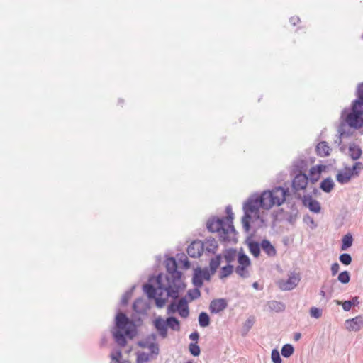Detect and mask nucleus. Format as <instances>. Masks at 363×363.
Segmentation results:
<instances>
[{"instance_id": "nucleus-23", "label": "nucleus", "mask_w": 363, "mask_h": 363, "mask_svg": "<svg viewBox=\"0 0 363 363\" xmlns=\"http://www.w3.org/2000/svg\"><path fill=\"white\" fill-rule=\"evenodd\" d=\"M267 306L269 311H274L277 313L282 312L285 310V304L281 301H269L267 303Z\"/></svg>"}, {"instance_id": "nucleus-61", "label": "nucleus", "mask_w": 363, "mask_h": 363, "mask_svg": "<svg viewBox=\"0 0 363 363\" xmlns=\"http://www.w3.org/2000/svg\"><path fill=\"white\" fill-rule=\"evenodd\" d=\"M340 269V265L337 262H335L331 265V273L333 276H335Z\"/></svg>"}, {"instance_id": "nucleus-3", "label": "nucleus", "mask_w": 363, "mask_h": 363, "mask_svg": "<svg viewBox=\"0 0 363 363\" xmlns=\"http://www.w3.org/2000/svg\"><path fill=\"white\" fill-rule=\"evenodd\" d=\"M259 196H250L243 204L244 215L242 218V224L244 230L248 233L250 229L251 213H257L261 208Z\"/></svg>"}, {"instance_id": "nucleus-10", "label": "nucleus", "mask_w": 363, "mask_h": 363, "mask_svg": "<svg viewBox=\"0 0 363 363\" xmlns=\"http://www.w3.org/2000/svg\"><path fill=\"white\" fill-rule=\"evenodd\" d=\"M294 177L292 180V188L295 191L306 189L309 179L308 176L304 174H294Z\"/></svg>"}, {"instance_id": "nucleus-50", "label": "nucleus", "mask_w": 363, "mask_h": 363, "mask_svg": "<svg viewBox=\"0 0 363 363\" xmlns=\"http://www.w3.org/2000/svg\"><path fill=\"white\" fill-rule=\"evenodd\" d=\"M320 177V175L318 174V173H316V170H313V167H312L311 168V169L309 170V177H308L309 181L312 184H315V182H317L319 180Z\"/></svg>"}, {"instance_id": "nucleus-55", "label": "nucleus", "mask_w": 363, "mask_h": 363, "mask_svg": "<svg viewBox=\"0 0 363 363\" xmlns=\"http://www.w3.org/2000/svg\"><path fill=\"white\" fill-rule=\"evenodd\" d=\"M162 294V293H160L159 294L158 297L155 296V298H154L155 301V305L159 308H161L164 307V306L165 305L166 301H167V300L165 298H162L160 297Z\"/></svg>"}, {"instance_id": "nucleus-13", "label": "nucleus", "mask_w": 363, "mask_h": 363, "mask_svg": "<svg viewBox=\"0 0 363 363\" xmlns=\"http://www.w3.org/2000/svg\"><path fill=\"white\" fill-rule=\"evenodd\" d=\"M228 307V302L225 298H216L211 301L209 310L211 313H219Z\"/></svg>"}, {"instance_id": "nucleus-59", "label": "nucleus", "mask_w": 363, "mask_h": 363, "mask_svg": "<svg viewBox=\"0 0 363 363\" xmlns=\"http://www.w3.org/2000/svg\"><path fill=\"white\" fill-rule=\"evenodd\" d=\"M178 311L177 303L172 302L167 307V313L172 314Z\"/></svg>"}, {"instance_id": "nucleus-22", "label": "nucleus", "mask_w": 363, "mask_h": 363, "mask_svg": "<svg viewBox=\"0 0 363 363\" xmlns=\"http://www.w3.org/2000/svg\"><path fill=\"white\" fill-rule=\"evenodd\" d=\"M133 308L138 313H145L148 307L147 303L141 298H137L133 304Z\"/></svg>"}, {"instance_id": "nucleus-8", "label": "nucleus", "mask_w": 363, "mask_h": 363, "mask_svg": "<svg viewBox=\"0 0 363 363\" xmlns=\"http://www.w3.org/2000/svg\"><path fill=\"white\" fill-rule=\"evenodd\" d=\"M270 191L272 192L274 206H281L286 201V196L289 195V189L281 186L274 187Z\"/></svg>"}, {"instance_id": "nucleus-28", "label": "nucleus", "mask_w": 363, "mask_h": 363, "mask_svg": "<svg viewBox=\"0 0 363 363\" xmlns=\"http://www.w3.org/2000/svg\"><path fill=\"white\" fill-rule=\"evenodd\" d=\"M345 169L348 170L352 177H358L361 171L363 169V163L356 162L352 167H345Z\"/></svg>"}, {"instance_id": "nucleus-16", "label": "nucleus", "mask_w": 363, "mask_h": 363, "mask_svg": "<svg viewBox=\"0 0 363 363\" xmlns=\"http://www.w3.org/2000/svg\"><path fill=\"white\" fill-rule=\"evenodd\" d=\"M259 202H261V208L269 210L274 206V202L272 201V195L270 190L264 191L259 196Z\"/></svg>"}, {"instance_id": "nucleus-33", "label": "nucleus", "mask_w": 363, "mask_h": 363, "mask_svg": "<svg viewBox=\"0 0 363 363\" xmlns=\"http://www.w3.org/2000/svg\"><path fill=\"white\" fill-rule=\"evenodd\" d=\"M356 96L357 99L352 103L357 104L358 106H363V82L357 85Z\"/></svg>"}, {"instance_id": "nucleus-44", "label": "nucleus", "mask_w": 363, "mask_h": 363, "mask_svg": "<svg viewBox=\"0 0 363 363\" xmlns=\"http://www.w3.org/2000/svg\"><path fill=\"white\" fill-rule=\"evenodd\" d=\"M135 289V286H133L131 289L126 291L124 294L122 296L121 300V304L122 306H126L130 300V298L132 296L133 290Z\"/></svg>"}, {"instance_id": "nucleus-42", "label": "nucleus", "mask_w": 363, "mask_h": 363, "mask_svg": "<svg viewBox=\"0 0 363 363\" xmlns=\"http://www.w3.org/2000/svg\"><path fill=\"white\" fill-rule=\"evenodd\" d=\"M294 352V348L291 344H285L281 350V353L284 357H291Z\"/></svg>"}, {"instance_id": "nucleus-6", "label": "nucleus", "mask_w": 363, "mask_h": 363, "mask_svg": "<svg viewBox=\"0 0 363 363\" xmlns=\"http://www.w3.org/2000/svg\"><path fill=\"white\" fill-rule=\"evenodd\" d=\"M301 281V276L298 273L291 272L289 278L281 279L277 282L279 288L283 291H291L295 289Z\"/></svg>"}, {"instance_id": "nucleus-48", "label": "nucleus", "mask_w": 363, "mask_h": 363, "mask_svg": "<svg viewBox=\"0 0 363 363\" xmlns=\"http://www.w3.org/2000/svg\"><path fill=\"white\" fill-rule=\"evenodd\" d=\"M189 352L190 353L194 356V357H197L201 353V350H200V347L199 346L197 345L196 342H191L189 345Z\"/></svg>"}, {"instance_id": "nucleus-64", "label": "nucleus", "mask_w": 363, "mask_h": 363, "mask_svg": "<svg viewBox=\"0 0 363 363\" xmlns=\"http://www.w3.org/2000/svg\"><path fill=\"white\" fill-rule=\"evenodd\" d=\"M324 287H325V286H322V289H321V290H320V295L322 297L325 298H326V300H327V301H328V300L330 298L331 295H330V296H326V293H325V291L323 290V288H324Z\"/></svg>"}, {"instance_id": "nucleus-11", "label": "nucleus", "mask_w": 363, "mask_h": 363, "mask_svg": "<svg viewBox=\"0 0 363 363\" xmlns=\"http://www.w3.org/2000/svg\"><path fill=\"white\" fill-rule=\"evenodd\" d=\"M187 254L192 258L199 257L203 252L202 241L196 240L193 241L187 247Z\"/></svg>"}, {"instance_id": "nucleus-17", "label": "nucleus", "mask_w": 363, "mask_h": 363, "mask_svg": "<svg viewBox=\"0 0 363 363\" xmlns=\"http://www.w3.org/2000/svg\"><path fill=\"white\" fill-rule=\"evenodd\" d=\"M177 309L179 315L186 318L189 315L188 301L186 297L181 298L177 303Z\"/></svg>"}, {"instance_id": "nucleus-46", "label": "nucleus", "mask_w": 363, "mask_h": 363, "mask_svg": "<svg viewBox=\"0 0 363 363\" xmlns=\"http://www.w3.org/2000/svg\"><path fill=\"white\" fill-rule=\"evenodd\" d=\"M337 280L342 284H348L350 281V274L348 271H343L338 275Z\"/></svg>"}, {"instance_id": "nucleus-27", "label": "nucleus", "mask_w": 363, "mask_h": 363, "mask_svg": "<svg viewBox=\"0 0 363 363\" xmlns=\"http://www.w3.org/2000/svg\"><path fill=\"white\" fill-rule=\"evenodd\" d=\"M334 187L335 183L331 177L324 179L320 184V189L325 193H330Z\"/></svg>"}, {"instance_id": "nucleus-14", "label": "nucleus", "mask_w": 363, "mask_h": 363, "mask_svg": "<svg viewBox=\"0 0 363 363\" xmlns=\"http://www.w3.org/2000/svg\"><path fill=\"white\" fill-rule=\"evenodd\" d=\"M153 325L158 332L160 336L164 339L168 335V328L166 321L160 316L155 318L153 321Z\"/></svg>"}, {"instance_id": "nucleus-32", "label": "nucleus", "mask_w": 363, "mask_h": 363, "mask_svg": "<svg viewBox=\"0 0 363 363\" xmlns=\"http://www.w3.org/2000/svg\"><path fill=\"white\" fill-rule=\"evenodd\" d=\"M350 156L353 160H357L360 158L362 155V150L359 146L355 144H351L349 146Z\"/></svg>"}, {"instance_id": "nucleus-25", "label": "nucleus", "mask_w": 363, "mask_h": 363, "mask_svg": "<svg viewBox=\"0 0 363 363\" xmlns=\"http://www.w3.org/2000/svg\"><path fill=\"white\" fill-rule=\"evenodd\" d=\"M201 268L200 267H197L194 269L192 277V284L195 287L201 288L203 284V279L201 276Z\"/></svg>"}, {"instance_id": "nucleus-29", "label": "nucleus", "mask_w": 363, "mask_h": 363, "mask_svg": "<svg viewBox=\"0 0 363 363\" xmlns=\"http://www.w3.org/2000/svg\"><path fill=\"white\" fill-rule=\"evenodd\" d=\"M166 323L167 325V328H169L171 330L174 331H179L180 330V322L179 320L174 316L167 317L165 320Z\"/></svg>"}, {"instance_id": "nucleus-34", "label": "nucleus", "mask_w": 363, "mask_h": 363, "mask_svg": "<svg viewBox=\"0 0 363 363\" xmlns=\"http://www.w3.org/2000/svg\"><path fill=\"white\" fill-rule=\"evenodd\" d=\"M353 237L351 233H347L342 238L341 250H347L352 245Z\"/></svg>"}, {"instance_id": "nucleus-21", "label": "nucleus", "mask_w": 363, "mask_h": 363, "mask_svg": "<svg viewBox=\"0 0 363 363\" xmlns=\"http://www.w3.org/2000/svg\"><path fill=\"white\" fill-rule=\"evenodd\" d=\"M203 245V250H206L208 252L215 253L218 247V244L215 238L212 237L207 238L204 242H202Z\"/></svg>"}, {"instance_id": "nucleus-12", "label": "nucleus", "mask_w": 363, "mask_h": 363, "mask_svg": "<svg viewBox=\"0 0 363 363\" xmlns=\"http://www.w3.org/2000/svg\"><path fill=\"white\" fill-rule=\"evenodd\" d=\"M345 325L349 331L358 332L363 327V316L357 315L353 318L347 319L345 322Z\"/></svg>"}, {"instance_id": "nucleus-58", "label": "nucleus", "mask_w": 363, "mask_h": 363, "mask_svg": "<svg viewBox=\"0 0 363 363\" xmlns=\"http://www.w3.org/2000/svg\"><path fill=\"white\" fill-rule=\"evenodd\" d=\"M179 262H181L182 263H183V267L185 269H188L190 267V262L188 260V258L187 257L184 255V254H182L180 257L179 258Z\"/></svg>"}, {"instance_id": "nucleus-18", "label": "nucleus", "mask_w": 363, "mask_h": 363, "mask_svg": "<svg viewBox=\"0 0 363 363\" xmlns=\"http://www.w3.org/2000/svg\"><path fill=\"white\" fill-rule=\"evenodd\" d=\"M245 243L247 245L250 253L255 257H258L260 255L261 244H259L258 242L252 240L251 237H248L246 239Z\"/></svg>"}, {"instance_id": "nucleus-37", "label": "nucleus", "mask_w": 363, "mask_h": 363, "mask_svg": "<svg viewBox=\"0 0 363 363\" xmlns=\"http://www.w3.org/2000/svg\"><path fill=\"white\" fill-rule=\"evenodd\" d=\"M144 292L147 294L149 298H154L156 296V289L151 284H145L143 286Z\"/></svg>"}, {"instance_id": "nucleus-60", "label": "nucleus", "mask_w": 363, "mask_h": 363, "mask_svg": "<svg viewBox=\"0 0 363 363\" xmlns=\"http://www.w3.org/2000/svg\"><path fill=\"white\" fill-rule=\"evenodd\" d=\"M327 169V166L324 164H317L313 167V170H316V173L320 175L323 172H325Z\"/></svg>"}, {"instance_id": "nucleus-40", "label": "nucleus", "mask_w": 363, "mask_h": 363, "mask_svg": "<svg viewBox=\"0 0 363 363\" xmlns=\"http://www.w3.org/2000/svg\"><path fill=\"white\" fill-rule=\"evenodd\" d=\"M198 320L201 327L205 328L210 324V317L206 312L200 313Z\"/></svg>"}, {"instance_id": "nucleus-53", "label": "nucleus", "mask_w": 363, "mask_h": 363, "mask_svg": "<svg viewBox=\"0 0 363 363\" xmlns=\"http://www.w3.org/2000/svg\"><path fill=\"white\" fill-rule=\"evenodd\" d=\"M298 211L296 208L294 209L292 212L287 213L286 220L291 224L295 223L297 218Z\"/></svg>"}, {"instance_id": "nucleus-54", "label": "nucleus", "mask_w": 363, "mask_h": 363, "mask_svg": "<svg viewBox=\"0 0 363 363\" xmlns=\"http://www.w3.org/2000/svg\"><path fill=\"white\" fill-rule=\"evenodd\" d=\"M310 315L314 318H319L322 315V310L316 307H312L310 309Z\"/></svg>"}, {"instance_id": "nucleus-19", "label": "nucleus", "mask_w": 363, "mask_h": 363, "mask_svg": "<svg viewBox=\"0 0 363 363\" xmlns=\"http://www.w3.org/2000/svg\"><path fill=\"white\" fill-rule=\"evenodd\" d=\"M330 151L331 148L325 141L318 143L315 147L316 154L320 157H326L330 155Z\"/></svg>"}, {"instance_id": "nucleus-1", "label": "nucleus", "mask_w": 363, "mask_h": 363, "mask_svg": "<svg viewBox=\"0 0 363 363\" xmlns=\"http://www.w3.org/2000/svg\"><path fill=\"white\" fill-rule=\"evenodd\" d=\"M346 126L354 130H359L363 128V106H358L352 102L350 107L345 108L340 115V125L337 128L339 133V145L342 143V138L350 137L352 134L350 130H345Z\"/></svg>"}, {"instance_id": "nucleus-38", "label": "nucleus", "mask_w": 363, "mask_h": 363, "mask_svg": "<svg viewBox=\"0 0 363 363\" xmlns=\"http://www.w3.org/2000/svg\"><path fill=\"white\" fill-rule=\"evenodd\" d=\"M236 250L233 248L227 249L224 253V258L228 264L233 262L236 257Z\"/></svg>"}, {"instance_id": "nucleus-15", "label": "nucleus", "mask_w": 363, "mask_h": 363, "mask_svg": "<svg viewBox=\"0 0 363 363\" xmlns=\"http://www.w3.org/2000/svg\"><path fill=\"white\" fill-rule=\"evenodd\" d=\"M308 162L305 159H297L294 161L292 165V174H304L307 171Z\"/></svg>"}, {"instance_id": "nucleus-2", "label": "nucleus", "mask_w": 363, "mask_h": 363, "mask_svg": "<svg viewBox=\"0 0 363 363\" xmlns=\"http://www.w3.org/2000/svg\"><path fill=\"white\" fill-rule=\"evenodd\" d=\"M206 228L211 233H218L220 242H226L234 240V238L230 236L233 233L230 232V229L228 225L225 222L224 218L211 216L207 220Z\"/></svg>"}, {"instance_id": "nucleus-4", "label": "nucleus", "mask_w": 363, "mask_h": 363, "mask_svg": "<svg viewBox=\"0 0 363 363\" xmlns=\"http://www.w3.org/2000/svg\"><path fill=\"white\" fill-rule=\"evenodd\" d=\"M162 274H158L157 277L158 288L161 290L165 291L168 297H170L174 300L177 299L179 295V291L186 287V284L182 282L181 279H179V281H174L173 280H170L169 277L167 276L166 279L167 281V284L165 285L162 284Z\"/></svg>"}, {"instance_id": "nucleus-35", "label": "nucleus", "mask_w": 363, "mask_h": 363, "mask_svg": "<svg viewBox=\"0 0 363 363\" xmlns=\"http://www.w3.org/2000/svg\"><path fill=\"white\" fill-rule=\"evenodd\" d=\"M359 303V297L354 296L350 300L344 301L342 303V308L345 311H350V309L352 306H357Z\"/></svg>"}, {"instance_id": "nucleus-31", "label": "nucleus", "mask_w": 363, "mask_h": 363, "mask_svg": "<svg viewBox=\"0 0 363 363\" xmlns=\"http://www.w3.org/2000/svg\"><path fill=\"white\" fill-rule=\"evenodd\" d=\"M352 177L350 172L345 169V172H340L336 175L337 182L341 184H347L351 180Z\"/></svg>"}, {"instance_id": "nucleus-9", "label": "nucleus", "mask_w": 363, "mask_h": 363, "mask_svg": "<svg viewBox=\"0 0 363 363\" xmlns=\"http://www.w3.org/2000/svg\"><path fill=\"white\" fill-rule=\"evenodd\" d=\"M298 199H301L302 200V203L305 207L308 208V209L315 213H318L320 212L321 207L320 203L312 198L311 194H306L301 196L300 194L297 197Z\"/></svg>"}, {"instance_id": "nucleus-20", "label": "nucleus", "mask_w": 363, "mask_h": 363, "mask_svg": "<svg viewBox=\"0 0 363 363\" xmlns=\"http://www.w3.org/2000/svg\"><path fill=\"white\" fill-rule=\"evenodd\" d=\"M225 213L227 216L225 218V222L228 225L229 228L230 229V232L233 233V235H235L236 230L233 225V218L234 214L232 211V208L230 205H228L225 208Z\"/></svg>"}, {"instance_id": "nucleus-36", "label": "nucleus", "mask_w": 363, "mask_h": 363, "mask_svg": "<svg viewBox=\"0 0 363 363\" xmlns=\"http://www.w3.org/2000/svg\"><path fill=\"white\" fill-rule=\"evenodd\" d=\"M221 262V255H217L215 257L211 259L209 263L210 270L211 271V274H215L217 269L220 264Z\"/></svg>"}, {"instance_id": "nucleus-56", "label": "nucleus", "mask_w": 363, "mask_h": 363, "mask_svg": "<svg viewBox=\"0 0 363 363\" xmlns=\"http://www.w3.org/2000/svg\"><path fill=\"white\" fill-rule=\"evenodd\" d=\"M201 276L203 277V280L210 281L211 279V276L213 274H211V271L208 268L201 269Z\"/></svg>"}, {"instance_id": "nucleus-49", "label": "nucleus", "mask_w": 363, "mask_h": 363, "mask_svg": "<svg viewBox=\"0 0 363 363\" xmlns=\"http://www.w3.org/2000/svg\"><path fill=\"white\" fill-rule=\"evenodd\" d=\"M340 262L344 265H349L351 264L352 259L350 254L342 253L339 257Z\"/></svg>"}, {"instance_id": "nucleus-57", "label": "nucleus", "mask_w": 363, "mask_h": 363, "mask_svg": "<svg viewBox=\"0 0 363 363\" xmlns=\"http://www.w3.org/2000/svg\"><path fill=\"white\" fill-rule=\"evenodd\" d=\"M148 349L150 350V352L152 354H154L155 356L159 354L160 352V347L157 343L154 342L152 344L150 345V347Z\"/></svg>"}, {"instance_id": "nucleus-26", "label": "nucleus", "mask_w": 363, "mask_h": 363, "mask_svg": "<svg viewBox=\"0 0 363 363\" xmlns=\"http://www.w3.org/2000/svg\"><path fill=\"white\" fill-rule=\"evenodd\" d=\"M121 330H113V336L116 343L121 347H125L127 344V340L125 337V333L124 334Z\"/></svg>"}, {"instance_id": "nucleus-43", "label": "nucleus", "mask_w": 363, "mask_h": 363, "mask_svg": "<svg viewBox=\"0 0 363 363\" xmlns=\"http://www.w3.org/2000/svg\"><path fill=\"white\" fill-rule=\"evenodd\" d=\"M255 323V317L250 316L247 320L245 322L242 328V335H246L249 330L252 328Z\"/></svg>"}, {"instance_id": "nucleus-30", "label": "nucleus", "mask_w": 363, "mask_h": 363, "mask_svg": "<svg viewBox=\"0 0 363 363\" xmlns=\"http://www.w3.org/2000/svg\"><path fill=\"white\" fill-rule=\"evenodd\" d=\"M157 335L155 333L150 334L143 340L139 341L138 345L142 348H148L154 342H156Z\"/></svg>"}, {"instance_id": "nucleus-63", "label": "nucleus", "mask_w": 363, "mask_h": 363, "mask_svg": "<svg viewBox=\"0 0 363 363\" xmlns=\"http://www.w3.org/2000/svg\"><path fill=\"white\" fill-rule=\"evenodd\" d=\"M289 21L293 26H296L300 21V18L298 16H294Z\"/></svg>"}, {"instance_id": "nucleus-62", "label": "nucleus", "mask_w": 363, "mask_h": 363, "mask_svg": "<svg viewBox=\"0 0 363 363\" xmlns=\"http://www.w3.org/2000/svg\"><path fill=\"white\" fill-rule=\"evenodd\" d=\"M189 338L192 341H195L196 342L199 338V333L197 331H194V332L191 333L189 335Z\"/></svg>"}, {"instance_id": "nucleus-51", "label": "nucleus", "mask_w": 363, "mask_h": 363, "mask_svg": "<svg viewBox=\"0 0 363 363\" xmlns=\"http://www.w3.org/2000/svg\"><path fill=\"white\" fill-rule=\"evenodd\" d=\"M247 267L243 266H237L235 268V272L240 277L243 278H247L249 277V273L246 270Z\"/></svg>"}, {"instance_id": "nucleus-52", "label": "nucleus", "mask_w": 363, "mask_h": 363, "mask_svg": "<svg viewBox=\"0 0 363 363\" xmlns=\"http://www.w3.org/2000/svg\"><path fill=\"white\" fill-rule=\"evenodd\" d=\"M271 358L273 363H281L280 354L277 349H273L271 354Z\"/></svg>"}, {"instance_id": "nucleus-7", "label": "nucleus", "mask_w": 363, "mask_h": 363, "mask_svg": "<svg viewBox=\"0 0 363 363\" xmlns=\"http://www.w3.org/2000/svg\"><path fill=\"white\" fill-rule=\"evenodd\" d=\"M167 272L169 274L170 280L179 281L182 273L177 269V263L174 257H169L165 261Z\"/></svg>"}, {"instance_id": "nucleus-45", "label": "nucleus", "mask_w": 363, "mask_h": 363, "mask_svg": "<svg viewBox=\"0 0 363 363\" xmlns=\"http://www.w3.org/2000/svg\"><path fill=\"white\" fill-rule=\"evenodd\" d=\"M150 355L145 352L137 353L136 363H145L150 361Z\"/></svg>"}, {"instance_id": "nucleus-47", "label": "nucleus", "mask_w": 363, "mask_h": 363, "mask_svg": "<svg viewBox=\"0 0 363 363\" xmlns=\"http://www.w3.org/2000/svg\"><path fill=\"white\" fill-rule=\"evenodd\" d=\"M199 289L200 288L195 287L194 289H189L188 291L187 296L189 297L190 301L197 299L201 296V294Z\"/></svg>"}, {"instance_id": "nucleus-5", "label": "nucleus", "mask_w": 363, "mask_h": 363, "mask_svg": "<svg viewBox=\"0 0 363 363\" xmlns=\"http://www.w3.org/2000/svg\"><path fill=\"white\" fill-rule=\"evenodd\" d=\"M116 327L125 331L127 336L133 337L136 334L135 323L130 320L123 312H118L116 315Z\"/></svg>"}, {"instance_id": "nucleus-24", "label": "nucleus", "mask_w": 363, "mask_h": 363, "mask_svg": "<svg viewBox=\"0 0 363 363\" xmlns=\"http://www.w3.org/2000/svg\"><path fill=\"white\" fill-rule=\"evenodd\" d=\"M261 247L263 251L269 256L274 257L277 254L275 247L272 245L269 240L264 239L261 242Z\"/></svg>"}, {"instance_id": "nucleus-41", "label": "nucleus", "mask_w": 363, "mask_h": 363, "mask_svg": "<svg viewBox=\"0 0 363 363\" xmlns=\"http://www.w3.org/2000/svg\"><path fill=\"white\" fill-rule=\"evenodd\" d=\"M238 262L239 266L248 267L250 265V259L249 257L243 252H240L238 254Z\"/></svg>"}, {"instance_id": "nucleus-39", "label": "nucleus", "mask_w": 363, "mask_h": 363, "mask_svg": "<svg viewBox=\"0 0 363 363\" xmlns=\"http://www.w3.org/2000/svg\"><path fill=\"white\" fill-rule=\"evenodd\" d=\"M233 271V266L231 264H227L223 267L219 272V278L223 279L230 276Z\"/></svg>"}]
</instances>
